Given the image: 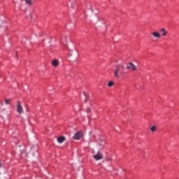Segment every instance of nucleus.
I'll list each match as a JSON object with an SVG mask.
<instances>
[{
  "instance_id": "obj_1",
  "label": "nucleus",
  "mask_w": 179,
  "mask_h": 179,
  "mask_svg": "<svg viewBox=\"0 0 179 179\" xmlns=\"http://www.w3.org/2000/svg\"><path fill=\"white\" fill-rule=\"evenodd\" d=\"M124 66L122 64H119L116 66V69L114 70V77L116 78V79H120V75L122 73V71L124 69Z\"/></svg>"
},
{
  "instance_id": "obj_2",
  "label": "nucleus",
  "mask_w": 179,
  "mask_h": 179,
  "mask_svg": "<svg viewBox=\"0 0 179 179\" xmlns=\"http://www.w3.org/2000/svg\"><path fill=\"white\" fill-rule=\"evenodd\" d=\"M82 136H83V133H82V131H78L73 136V139H75L76 141H79L82 138Z\"/></svg>"
},
{
  "instance_id": "obj_3",
  "label": "nucleus",
  "mask_w": 179,
  "mask_h": 179,
  "mask_svg": "<svg viewBox=\"0 0 179 179\" xmlns=\"http://www.w3.org/2000/svg\"><path fill=\"white\" fill-rule=\"evenodd\" d=\"M17 111L18 114H23V106H22L20 101L17 102Z\"/></svg>"
},
{
  "instance_id": "obj_4",
  "label": "nucleus",
  "mask_w": 179,
  "mask_h": 179,
  "mask_svg": "<svg viewBox=\"0 0 179 179\" xmlns=\"http://www.w3.org/2000/svg\"><path fill=\"white\" fill-rule=\"evenodd\" d=\"M93 157L96 161L101 160L103 159V154L101 152H98Z\"/></svg>"
},
{
  "instance_id": "obj_5",
  "label": "nucleus",
  "mask_w": 179,
  "mask_h": 179,
  "mask_svg": "<svg viewBox=\"0 0 179 179\" xmlns=\"http://www.w3.org/2000/svg\"><path fill=\"white\" fill-rule=\"evenodd\" d=\"M127 69H130L131 71H136V66L132 63H129L127 66Z\"/></svg>"
},
{
  "instance_id": "obj_6",
  "label": "nucleus",
  "mask_w": 179,
  "mask_h": 179,
  "mask_svg": "<svg viewBox=\"0 0 179 179\" xmlns=\"http://www.w3.org/2000/svg\"><path fill=\"white\" fill-rule=\"evenodd\" d=\"M65 141H66L65 136H60L57 138V142L59 143H64Z\"/></svg>"
},
{
  "instance_id": "obj_7",
  "label": "nucleus",
  "mask_w": 179,
  "mask_h": 179,
  "mask_svg": "<svg viewBox=\"0 0 179 179\" xmlns=\"http://www.w3.org/2000/svg\"><path fill=\"white\" fill-rule=\"evenodd\" d=\"M152 36L155 37V38H160L162 37V35L159 32H153Z\"/></svg>"
},
{
  "instance_id": "obj_8",
  "label": "nucleus",
  "mask_w": 179,
  "mask_h": 179,
  "mask_svg": "<svg viewBox=\"0 0 179 179\" xmlns=\"http://www.w3.org/2000/svg\"><path fill=\"white\" fill-rule=\"evenodd\" d=\"M160 33H162V36H167V31L166 30V29L162 28L159 30Z\"/></svg>"
},
{
  "instance_id": "obj_9",
  "label": "nucleus",
  "mask_w": 179,
  "mask_h": 179,
  "mask_svg": "<svg viewBox=\"0 0 179 179\" xmlns=\"http://www.w3.org/2000/svg\"><path fill=\"white\" fill-rule=\"evenodd\" d=\"M52 66H58L59 65V62L57 59H54L52 62Z\"/></svg>"
},
{
  "instance_id": "obj_10",
  "label": "nucleus",
  "mask_w": 179,
  "mask_h": 179,
  "mask_svg": "<svg viewBox=\"0 0 179 179\" xmlns=\"http://www.w3.org/2000/svg\"><path fill=\"white\" fill-rule=\"evenodd\" d=\"M25 3L27 5H29V6H31V5H33V0H25Z\"/></svg>"
},
{
  "instance_id": "obj_11",
  "label": "nucleus",
  "mask_w": 179,
  "mask_h": 179,
  "mask_svg": "<svg viewBox=\"0 0 179 179\" xmlns=\"http://www.w3.org/2000/svg\"><path fill=\"white\" fill-rule=\"evenodd\" d=\"M113 85H114V82H113V81H109V82H108V86L109 87H113Z\"/></svg>"
},
{
  "instance_id": "obj_12",
  "label": "nucleus",
  "mask_w": 179,
  "mask_h": 179,
  "mask_svg": "<svg viewBox=\"0 0 179 179\" xmlns=\"http://www.w3.org/2000/svg\"><path fill=\"white\" fill-rule=\"evenodd\" d=\"M150 130H151L152 132L156 131V127H155V126L151 127Z\"/></svg>"
},
{
  "instance_id": "obj_13",
  "label": "nucleus",
  "mask_w": 179,
  "mask_h": 179,
  "mask_svg": "<svg viewBox=\"0 0 179 179\" xmlns=\"http://www.w3.org/2000/svg\"><path fill=\"white\" fill-rule=\"evenodd\" d=\"M10 101H12V100H10V99H6V100H5V103H6V104H10Z\"/></svg>"
},
{
  "instance_id": "obj_14",
  "label": "nucleus",
  "mask_w": 179,
  "mask_h": 179,
  "mask_svg": "<svg viewBox=\"0 0 179 179\" xmlns=\"http://www.w3.org/2000/svg\"><path fill=\"white\" fill-rule=\"evenodd\" d=\"M105 144H106V143L104 141H102L101 143V146H104Z\"/></svg>"
},
{
  "instance_id": "obj_15",
  "label": "nucleus",
  "mask_w": 179,
  "mask_h": 179,
  "mask_svg": "<svg viewBox=\"0 0 179 179\" xmlns=\"http://www.w3.org/2000/svg\"><path fill=\"white\" fill-rule=\"evenodd\" d=\"M90 111V108L87 109V113H89Z\"/></svg>"
},
{
  "instance_id": "obj_16",
  "label": "nucleus",
  "mask_w": 179,
  "mask_h": 179,
  "mask_svg": "<svg viewBox=\"0 0 179 179\" xmlns=\"http://www.w3.org/2000/svg\"><path fill=\"white\" fill-rule=\"evenodd\" d=\"M0 166H1V163H0Z\"/></svg>"
}]
</instances>
